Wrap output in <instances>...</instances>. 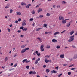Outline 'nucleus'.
Listing matches in <instances>:
<instances>
[{"mask_svg": "<svg viewBox=\"0 0 77 77\" xmlns=\"http://www.w3.org/2000/svg\"><path fill=\"white\" fill-rule=\"evenodd\" d=\"M65 32H66V30H64L62 32H61V33H65Z\"/></svg>", "mask_w": 77, "mask_h": 77, "instance_id": "e433bc0d", "label": "nucleus"}, {"mask_svg": "<svg viewBox=\"0 0 77 77\" xmlns=\"http://www.w3.org/2000/svg\"><path fill=\"white\" fill-rule=\"evenodd\" d=\"M46 15L47 17H50V14L49 13H47Z\"/></svg>", "mask_w": 77, "mask_h": 77, "instance_id": "b1692460", "label": "nucleus"}, {"mask_svg": "<svg viewBox=\"0 0 77 77\" xmlns=\"http://www.w3.org/2000/svg\"><path fill=\"white\" fill-rule=\"evenodd\" d=\"M41 29H42V28H38H38H37L36 29V31H39V30H41Z\"/></svg>", "mask_w": 77, "mask_h": 77, "instance_id": "4be33fe9", "label": "nucleus"}, {"mask_svg": "<svg viewBox=\"0 0 77 77\" xmlns=\"http://www.w3.org/2000/svg\"><path fill=\"white\" fill-rule=\"evenodd\" d=\"M24 35H20V37H21V38H23V36H24Z\"/></svg>", "mask_w": 77, "mask_h": 77, "instance_id": "13d9d810", "label": "nucleus"}, {"mask_svg": "<svg viewBox=\"0 0 77 77\" xmlns=\"http://www.w3.org/2000/svg\"><path fill=\"white\" fill-rule=\"evenodd\" d=\"M72 47H73V48H75V46L73 45L72 46Z\"/></svg>", "mask_w": 77, "mask_h": 77, "instance_id": "052dcab7", "label": "nucleus"}, {"mask_svg": "<svg viewBox=\"0 0 77 77\" xmlns=\"http://www.w3.org/2000/svg\"><path fill=\"white\" fill-rule=\"evenodd\" d=\"M62 23L63 24H65L66 23V21L65 20H62Z\"/></svg>", "mask_w": 77, "mask_h": 77, "instance_id": "0eeeda50", "label": "nucleus"}, {"mask_svg": "<svg viewBox=\"0 0 77 77\" xmlns=\"http://www.w3.org/2000/svg\"><path fill=\"white\" fill-rule=\"evenodd\" d=\"M62 4H63V5H65V4H66V2L65 1H63L62 2Z\"/></svg>", "mask_w": 77, "mask_h": 77, "instance_id": "412c9836", "label": "nucleus"}, {"mask_svg": "<svg viewBox=\"0 0 77 77\" xmlns=\"http://www.w3.org/2000/svg\"><path fill=\"white\" fill-rule=\"evenodd\" d=\"M70 26H71V23H68L66 25V27H70Z\"/></svg>", "mask_w": 77, "mask_h": 77, "instance_id": "4468645a", "label": "nucleus"}, {"mask_svg": "<svg viewBox=\"0 0 77 77\" xmlns=\"http://www.w3.org/2000/svg\"><path fill=\"white\" fill-rule=\"evenodd\" d=\"M60 58H62L63 59L64 58V54H61L60 56Z\"/></svg>", "mask_w": 77, "mask_h": 77, "instance_id": "ddd939ff", "label": "nucleus"}, {"mask_svg": "<svg viewBox=\"0 0 77 77\" xmlns=\"http://www.w3.org/2000/svg\"><path fill=\"white\" fill-rule=\"evenodd\" d=\"M32 60H35V57H34L33 58H32Z\"/></svg>", "mask_w": 77, "mask_h": 77, "instance_id": "6e6d98bb", "label": "nucleus"}, {"mask_svg": "<svg viewBox=\"0 0 77 77\" xmlns=\"http://www.w3.org/2000/svg\"><path fill=\"white\" fill-rule=\"evenodd\" d=\"M36 74V72H35V71H34L33 72L32 74Z\"/></svg>", "mask_w": 77, "mask_h": 77, "instance_id": "37998d69", "label": "nucleus"}, {"mask_svg": "<svg viewBox=\"0 0 77 77\" xmlns=\"http://www.w3.org/2000/svg\"><path fill=\"white\" fill-rule=\"evenodd\" d=\"M31 13L32 14H33V15L35 14V11L33 10V11H32L31 12Z\"/></svg>", "mask_w": 77, "mask_h": 77, "instance_id": "cd10ccee", "label": "nucleus"}, {"mask_svg": "<svg viewBox=\"0 0 77 77\" xmlns=\"http://www.w3.org/2000/svg\"><path fill=\"white\" fill-rule=\"evenodd\" d=\"M33 20V18H30L29 20V21H32Z\"/></svg>", "mask_w": 77, "mask_h": 77, "instance_id": "a19ab883", "label": "nucleus"}, {"mask_svg": "<svg viewBox=\"0 0 77 77\" xmlns=\"http://www.w3.org/2000/svg\"><path fill=\"white\" fill-rule=\"evenodd\" d=\"M55 68L57 69V71H58V70H59V67H56L55 68Z\"/></svg>", "mask_w": 77, "mask_h": 77, "instance_id": "c9c22d12", "label": "nucleus"}, {"mask_svg": "<svg viewBox=\"0 0 77 77\" xmlns=\"http://www.w3.org/2000/svg\"><path fill=\"white\" fill-rule=\"evenodd\" d=\"M29 6L28 5H27L26 6V8L27 9H29Z\"/></svg>", "mask_w": 77, "mask_h": 77, "instance_id": "79ce46f5", "label": "nucleus"}, {"mask_svg": "<svg viewBox=\"0 0 77 77\" xmlns=\"http://www.w3.org/2000/svg\"><path fill=\"white\" fill-rule=\"evenodd\" d=\"M42 11V8H40L38 9V10L37 11L38 13H39V12H41Z\"/></svg>", "mask_w": 77, "mask_h": 77, "instance_id": "9d476101", "label": "nucleus"}, {"mask_svg": "<svg viewBox=\"0 0 77 77\" xmlns=\"http://www.w3.org/2000/svg\"><path fill=\"white\" fill-rule=\"evenodd\" d=\"M74 35L70 36V39L68 40V42H71V41H73L74 39Z\"/></svg>", "mask_w": 77, "mask_h": 77, "instance_id": "f257e3e1", "label": "nucleus"}, {"mask_svg": "<svg viewBox=\"0 0 77 77\" xmlns=\"http://www.w3.org/2000/svg\"><path fill=\"white\" fill-rule=\"evenodd\" d=\"M12 25L11 24V25H9V26L10 27H12Z\"/></svg>", "mask_w": 77, "mask_h": 77, "instance_id": "774afa93", "label": "nucleus"}, {"mask_svg": "<svg viewBox=\"0 0 77 77\" xmlns=\"http://www.w3.org/2000/svg\"><path fill=\"white\" fill-rule=\"evenodd\" d=\"M26 45H22L21 47V48H24L25 47H26Z\"/></svg>", "mask_w": 77, "mask_h": 77, "instance_id": "5701e85b", "label": "nucleus"}, {"mask_svg": "<svg viewBox=\"0 0 77 77\" xmlns=\"http://www.w3.org/2000/svg\"><path fill=\"white\" fill-rule=\"evenodd\" d=\"M22 30H23V31H27V28H25L22 29Z\"/></svg>", "mask_w": 77, "mask_h": 77, "instance_id": "f3484780", "label": "nucleus"}, {"mask_svg": "<svg viewBox=\"0 0 77 77\" xmlns=\"http://www.w3.org/2000/svg\"><path fill=\"white\" fill-rule=\"evenodd\" d=\"M40 50L41 51H44V45H41L40 47Z\"/></svg>", "mask_w": 77, "mask_h": 77, "instance_id": "20e7f679", "label": "nucleus"}, {"mask_svg": "<svg viewBox=\"0 0 77 77\" xmlns=\"http://www.w3.org/2000/svg\"><path fill=\"white\" fill-rule=\"evenodd\" d=\"M71 72H68V75H71Z\"/></svg>", "mask_w": 77, "mask_h": 77, "instance_id": "58836bf2", "label": "nucleus"}, {"mask_svg": "<svg viewBox=\"0 0 77 77\" xmlns=\"http://www.w3.org/2000/svg\"><path fill=\"white\" fill-rule=\"evenodd\" d=\"M27 59H25L23 60L22 61V62L23 63H24V62H26V61H27Z\"/></svg>", "mask_w": 77, "mask_h": 77, "instance_id": "2eb2a0df", "label": "nucleus"}, {"mask_svg": "<svg viewBox=\"0 0 77 77\" xmlns=\"http://www.w3.org/2000/svg\"><path fill=\"white\" fill-rule=\"evenodd\" d=\"M46 71L47 73H48L50 72V69H47L46 70Z\"/></svg>", "mask_w": 77, "mask_h": 77, "instance_id": "dca6fc26", "label": "nucleus"}, {"mask_svg": "<svg viewBox=\"0 0 77 77\" xmlns=\"http://www.w3.org/2000/svg\"><path fill=\"white\" fill-rule=\"evenodd\" d=\"M18 21H21V19L20 18L19 19H18Z\"/></svg>", "mask_w": 77, "mask_h": 77, "instance_id": "49530a36", "label": "nucleus"}, {"mask_svg": "<svg viewBox=\"0 0 77 77\" xmlns=\"http://www.w3.org/2000/svg\"><path fill=\"white\" fill-rule=\"evenodd\" d=\"M45 61L46 63H48V62H50V61L49 60H48L47 59H45Z\"/></svg>", "mask_w": 77, "mask_h": 77, "instance_id": "a878e982", "label": "nucleus"}, {"mask_svg": "<svg viewBox=\"0 0 77 77\" xmlns=\"http://www.w3.org/2000/svg\"><path fill=\"white\" fill-rule=\"evenodd\" d=\"M46 57H48V58L49 57H50V56H48V55H47L46 56H45Z\"/></svg>", "mask_w": 77, "mask_h": 77, "instance_id": "e2e57ef3", "label": "nucleus"}, {"mask_svg": "<svg viewBox=\"0 0 77 77\" xmlns=\"http://www.w3.org/2000/svg\"><path fill=\"white\" fill-rule=\"evenodd\" d=\"M18 22V20H16L15 21V23H16V24H17Z\"/></svg>", "mask_w": 77, "mask_h": 77, "instance_id": "680f3d73", "label": "nucleus"}, {"mask_svg": "<svg viewBox=\"0 0 77 77\" xmlns=\"http://www.w3.org/2000/svg\"><path fill=\"white\" fill-rule=\"evenodd\" d=\"M35 53H36V54H38V53H39V51H36L35 52Z\"/></svg>", "mask_w": 77, "mask_h": 77, "instance_id": "de8ad7c7", "label": "nucleus"}, {"mask_svg": "<svg viewBox=\"0 0 77 77\" xmlns=\"http://www.w3.org/2000/svg\"><path fill=\"white\" fill-rule=\"evenodd\" d=\"M14 69H15V68H12V69H9V71H12V70H14Z\"/></svg>", "mask_w": 77, "mask_h": 77, "instance_id": "72a5a7b5", "label": "nucleus"}, {"mask_svg": "<svg viewBox=\"0 0 77 77\" xmlns=\"http://www.w3.org/2000/svg\"><path fill=\"white\" fill-rule=\"evenodd\" d=\"M56 48H57V49H59V48H60V46L59 45L57 46Z\"/></svg>", "mask_w": 77, "mask_h": 77, "instance_id": "7c9ffc66", "label": "nucleus"}, {"mask_svg": "<svg viewBox=\"0 0 77 77\" xmlns=\"http://www.w3.org/2000/svg\"><path fill=\"white\" fill-rule=\"evenodd\" d=\"M37 39H38L40 41H41V38L39 37H38L37 38Z\"/></svg>", "mask_w": 77, "mask_h": 77, "instance_id": "473e14b6", "label": "nucleus"}, {"mask_svg": "<svg viewBox=\"0 0 77 77\" xmlns=\"http://www.w3.org/2000/svg\"><path fill=\"white\" fill-rule=\"evenodd\" d=\"M52 41L53 42L55 43V42H57V40L55 39H53L52 40Z\"/></svg>", "mask_w": 77, "mask_h": 77, "instance_id": "9b49d317", "label": "nucleus"}, {"mask_svg": "<svg viewBox=\"0 0 77 77\" xmlns=\"http://www.w3.org/2000/svg\"><path fill=\"white\" fill-rule=\"evenodd\" d=\"M44 27H46V28H47V24H44L43 25Z\"/></svg>", "mask_w": 77, "mask_h": 77, "instance_id": "393cba45", "label": "nucleus"}, {"mask_svg": "<svg viewBox=\"0 0 77 77\" xmlns=\"http://www.w3.org/2000/svg\"><path fill=\"white\" fill-rule=\"evenodd\" d=\"M62 75V74H60L59 75H58V77H60L61 76V75Z\"/></svg>", "mask_w": 77, "mask_h": 77, "instance_id": "3c124183", "label": "nucleus"}, {"mask_svg": "<svg viewBox=\"0 0 77 77\" xmlns=\"http://www.w3.org/2000/svg\"><path fill=\"white\" fill-rule=\"evenodd\" d=\"M73 59L72 58H70L69 59V60H70V61H72V60H73Z\"/></svg>", "mask_w": 77, "mask_h": 77, "instance_id": "c756f323", "label": "nucleus"}, {"mask_svg": "<svg viewBox=\"0 0 77 77\" xmlns=\"http://www.w3.org/2000/svg\"><path fill=\"white\" fill-rule=\"evenodd\" d=\"M7 6L9 8V6H10V4H8L7 5Z\"/></svg>", "mask_w": 77, "mask_h": 77, "instance_id": "ea45409f", "label": "nucleus"}, {"mask_svg": "<svg viewBox=\"0 0 77 77\" xmlns=\"http://www.w3.org/2000/svg\"><path fill=\"white\" fill-rule=\"evenodd\" d=\"M71 70H74L75 69V68H72L71 69Z\"/></svg>", "mask_w": 77, "mask_h": 77, "instance_id": "603ef678", "label": "nucleus"}, {"mask_svg": "<svg viewBox=\"0 0 77 77\" xmlns=\"http://www.w3.org/2000/svg\"><path fill=\"white\" fill-rule=\"evenodd\" d=\"M16 15H21V13L20 12H18L17 13Z\"/></svg>", "mask_w": 77, "mask_h": 77, "instance_id": "6e6552de", "label": "nucleus"}, {"mask_svg": "<svg viewBox=\"0 0 77 77\" xmlns=\"http://www.w3.org/2000/svg\"><path fill=\"white\" fill-rule=\"evenodd\" d=\"M38 61H37V60H36L35 62V65H37L38 64Z\"/></svg>", "mask_w": 77, "mask_h": 77, "instance_id": "2f4dec72", "label": "nucleus"}, {"mask_svg": "<svg viewBox=\"0 0 77 77\" xmlns=\"http://www.w3.org/2000/svg\"><path fill=\"white\" fill-rule=\"evenodd\" d=\"M40 55H41V54H40V53L37 54V56H39Z\"/></svg>", "mask_w": 77, "mask_h": 77, "instance_id": "bf43d9fd", "label": "nucleus"}, {"mask_svg": "<svg viewBox=\"0 0 77 77\" xmlns=\"http://www.w3.org/2000/svg\"><path fill=\"white\" fill-rule=\"evenodd\" d=\"M77 58V54H75L74 55L73 57V59H76Z\"/></svg>", "mask_w": 77, "mask_h": 77, "instance_id": "39448f33", "label": "nucleus"}, {"mask_svg": "<svg viewBox=\"0 0 77 77\" xmlns=\"http://www.w3.org/2000/svg\"><path fill=\"white\" fill-rule=\"evenodd\" d=\"M8 60V58L6 57H5V58L4 60H5V62H6V61H7V60Z\"/></svg>", "mask_w": 77, "mask_h": 77, "instance_id": "aec40b11", "label": "nucleus"}, {"mask_svg": "<svg viewBox=\"0 0 77 77\" xmlns=\"http://www.w3.org/2000/svg\"><path fill=\"white\" fill-rule=\"evenodd\" d=\"M51 72L52 74H53V73H54V74H55L57 72V71H55V70H54L53 71H52Z\"/></svg>", "mask_w": 77, "mask_h": 77, "instance_id": "1a4fd4ad", "label": "nucleus"}, {"mask_svg": "<svg viewBox=\"0 0 77 77\" xmlns=\"http://www.w3.org/2000/svg\"><path fill=\"white\" fill-rule=\"evenodd\" d=\"M12 12H13V10L12 9H10V13H12Z\"/></svg>", "mask_w": 77, "mask_h": 77, "instance_id": "f704fd0d", "label": "nucleus"}, {"mask_svg": "<svg viewBox=\"0 0 77 77\" xmlns=\"http://www.w3.org/2000/svg\"><path fill=\"white\" fill-rule=\"evenodd\" d=\"M32 26H35V23L34 22H33L32 23Z\"/></svg>", "mask_w": 77, "mask_h": 77, "instance_id": "338daca9", "label": "nucleus"}, {"mask_svg": "<svg viewBox=\"0 0 77 77\" xmlns=\"http://www.w3.org/2000/svg\"><path fill=\"white\" fill-rule=\"evenodd\" d=\"M25 51H26L27 50H29V48H27L24 49Z\"/></svg>", "mask_w": 77, "mask_h": 77, "instance_id": "c85d7f7f", "label": "nucleus"}, {"mask_svg": "<svg viewBox=\"0 0 77 77\" xmlns=\"http://www.w3.org/2000/svg\"><path fill=\"white\" fill-rule=\"evenodd\" d=\"M59 34V32H55L54 34V35H58V34Z\"/></svg>", "mask_w": 77, "mask_h": 77, "instance_id": "bb28decb", "label": "nucleus"}, {"mask_svg": "<svg viewBox=\"0 0 77 77\" xmlns=\"http://www.w3.org/2000/svg\"><path fill=\"white\" fill-rule=\"evenodd\" d=\"M17 66V63L15 64L14 65V67H16Z\"/></svg>", "mask_w": 77, "mask_h": 77, "instance_id": "5fc2aeb1", "label": "nucleus"}, {"mask_svg": "<svg viewBox=\"0 0 77 77\" xmlns=\"http://www.w3.org/2000/svg\"><path fill=\"white\" fill-rule=\"evenodd\" d=\"M32 73H33V71H31L29 72V74H31Z\"/></svg>", "mask_w": 77, "mask_h": 77, "instance_id": "4c0bfd02", "label": "nucleus"}, {"mask_svg": "<svg viewBox=\"0 0 77 77\" xmlns=\"http://www.w3.org/2000/svg\"><path fill=\"white\" fill-rule=\"evenodd\" d=\"M44 17V16L43 15H40L39 16V17L40 18H42Z\"/></svg>", "mask_w": 77, "mask_h": 77, "instance_id": "8fccbe9b", "label": "nucleus"}, {"mask_svg": "<svg viewBox=\"0 0 77 77\" xmlns=\"http://www.w3.org/2000/svg\"><path fill=\"white\" fill-rule=\"evenodd\" d=\"M45 35H47V34H48V32H45Z\"/></svg>", "mask_w": 77, "mask_h": 77, "instance_id": "864d4df0", "label": "nucleus"}, {"mask_svg": "<svg viewBox=\"0 0 77 77\" xmlns=\"http://www.w3.org/2000/svg\"><path fill=\"white\" fill-rule=\"evenodd\" d=\"M46 66H46V65H44V66H43V68H46Z\"/></svg>", "mask_w": 77, "mask_h": 77, "instance_id": "4d7b16f0", "label": "nucleus"}, {"mask_svg": "<svg viewBox=\"0 0 77 77\" xmlns=\"http://www.w3.org/2000/svg\"><path fill=\"white\" fill-rule=\"evenodd\" d=\"M46 48L48 49L50 48V46L49 45H48Z\"/></svg>", "mask_w": 77, "mask_h": 77, "instance_id": "6ab92c4d", "label": "nucleus"}, {"mask_svg": "<svg viewBox=\"0 0 77 77\" xmlns=\"http://www.w3.org/2000/svg\"><path fill=\"white\" fill-rule=\"evenodd\" d=\"M20 29H24V27L23 26H22L20 28Z\"/></svg>", "mask_w": 77, "mask_h": 77, "instance_id": "09e8293b", "label": "nucleus"}, {"mask_svg": "<svg viewBox=\"0 0 77 77\" xmlns=\"http://www.w3.org/2000/svg\"><path fill=\"white\" fill-rule=\"evenodd\" d=\"M27 24V22L25 20H24L22 22V25L23 26H26Z\"/></svg>", "mask_w": 77, "mask_h": 77, "instance_id": "f03ea898", "label": "nucleus"}, {"mask_svg": "<svg viewBox=\"0 0 77 77\" xmlns=\"http://www.w3.org/2000/svg\"><path fill=\"white\" fill-rule=\"evenodd\" d=\"M40 60H41L40 58H38L37 60L38 62V61H40Z\"/></svg>", "mask_w": 77, "mask_h": 77, "instance_id": "a18cd8bd", "label": "nucleus"}, {"mask_svg": "<svg viewBox=\"0 0 77 77\" xmlns=\"http://www.w3.org/2000/svg\"><path fill=\"white\" fill-rule=\"evenodd\" d=\"M26 52V51H25V49H23L21 51V53H24Z\"/></svg>", "mask_w": 77, "mask_h": 77, "instance_id": "f8f14e48", "label": "nucleus"}, {"mask_svg": "<svg viewBox=\"0 0 77 77\" xmlns=\"http://www.w3.org/2000/svg\"><path fill=\"white\" fill-rule=\"evenodd\" d=\"M59 18L60 20H61L62 21L64 20V17L62 16H59Z\"/></svg>", "mask_w": 77, "mask_h": 77, "instance_id": "7ed1b4c3", "label": "nucleus"}, {"mask_svg": "<svg viewBox=\"0 0 77 77\" xmlns=\"http://www.w3.org/2000/svg\"><path fill=\"white\" fill-rule=\"evenodd\" d=\"M30 67V66H27L26 67V68H27V69H29V68Z\"/></svg>", "mask_w": 77, "mask_h": 77, "instance_id": "c03bdc74", "label": "nucleus"}, {"mask_svg": "<svg viewBox=\"0 0 77 77\" xmlns=\"http://www.w3.org/2000/svg\"><path fill=\"white\" fill-rule=\"evenodd\" d=\"M72 21H73L72 20H71V21H70L69 22V23H70V24H71V23H72Z\"/></svg>", "mask_w": 77, "mask_h": 77, "instance_id": "0e129e2a", "label": "nucleus"}, {"mask_svg": "<svg viewBox=\"0 0 77 77\" xmlns=\"http://www.w3.org/2000/svg\"><path fill=\"white\" fill-rule=\"evenodd\" d=\"M74 33V30H72V31H71L69 33L70 35H72Z\"/></svg>", "mask_w": 77, "mask_h": 77, "instance_id": "423d86ee", "label": "nucleus"}, {"mask_svg": "<svg viewBox=\"0 0 77 77\" xmlns=\"http://www.w3.org/2000/svg\"><path fill=\"white\" fill-rule=\"evenodd\" d=\"M21 5L22 6H24V5H26V3L22 2L21 3Z\"/></svg>", "mask_w": 77, "mask_h": 77, "instance_id": "a211bd4d", "label": "nucleus"}, {"mask_svg": "<svg viewBox=\"0 0 77 77\" xmlns=\"http://www.w3.org/2000/svg\"><path fill=\"white\" fill-rule=\"evenodd\" d=\"M57 8H60V5H58L57 6Z\"/></svg>", "mask_w": 77, "mask_h": 77, "instance_id": "69168bd1", "label": "nucleus"}]
</instances>
